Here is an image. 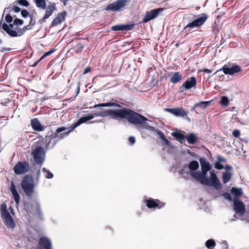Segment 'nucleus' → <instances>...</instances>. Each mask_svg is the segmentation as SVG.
<instances>
[{
  "label": "nucleus",
  "mask_w": 249,
  "mask_h": 249,
  "mask_svg": "<svg viewBox=\"0 0 249 249\" xmlns=\"http://www.w3.org/2000/svg\"><path fill=\"white\" fill-rule=\"evenodd\" d=\"M99 116L101 117L109 116L111 118L115 120L126 118L129 123L135 125H142V127L144 128H147L148 126L146 123V121H148L146 118L130 109L125 107L117 109H109L105 111L100 112L99 114L93 113L81 118L74 124L73 127L68 131H66L67 128L64 127L57 128L54 133L52 134L50 136L46 137V148H48L50 146L52 141L53 142L51 146V147H53L57 141V140H55L57 138L58 140H59L65 138L68 136L69 133L74 128L81 124L86 123L88 121Z\"/></svg>",
  "instance_id": "nucleus-1"
},
{
  "label": "nucleus",
  "mask_w": 249,
  "mask_h": 249,
  "mask_svg": "<svg viewBox=\"0 0 249 249\" xmlns=\"http://www.w3.org/2000/svg\"><path fill=\"white\" fill-rule=\"evenodd\" d=\"M199 160L201 172L198 171V173H196V174L194 175H197V181L204 185L213 187L217 190L221 189L222 185L214 171L210 172V178L207 177L208 172L211 169L210 162L203 158H200Z\"/></svg>",
  "instance_id": "nucleus-2"
},
{
  "label": "nucleus",
  "mask_w": 249,
  "mask_h": 249,
  "mask_svg": "<svg viewBox=\"0 0 249 249\" xmlns=\"http://www.w3.org/2000/svg\"><path fill=\"white\" fill-rule=\"evenodd\" d=\"M0 212L1 217L6 227L9 229H14L16 226V223L10 213L7 211V206L5 204L1 205Z\"/></svg>",
  "instance_id": "nucleus-3"
},
{
  "label": "nucleus",
  "mask_w": 249,
  "mask_h": 249,
  "mask_svg": "<svg viewBox=\"0 0 249 249\" xmlns=\"http://www.w3.org/2000/svg\"><path fill=\"white\" fill-rule=\"evenodd\" d=\"M21 186L27 196H32L34 193L35 188L33 178L29 176H25L21 181Z\"/></svg>",
  "instance_id": "nucleus-4"
},
{
  "label": "nucleus",
  "mask_w": 249,
  "mask_h": 249,
  "mask_svg": "<svg viewBox=\"0 0 249 249\" xmlns=\"http://www.w3.org/2000/svg\"><path fill=\"white\" fill-rule=\"evenodd\" d=\"M199 167V163L196 160L192 161L189 164H185L183 168L179 171V174L183 175L185 173H189L192 177L197 180V175H194L196 173H198V171L196 170Z\"/></svg>",
  "instance_id": "nucleus-5"
},
{
  "label": "nucleus",
  "mask_w": 249,
  "mask_h": 249,
  "mask_svg": "<svg viewBox=\"0 0 249 249\" xmlns=\"http://www.w3.org/2000/svg\"><path fill=\"white\" fill-rule=\"evenodd\" d=\"M32 154L37 163L41 164L43 162L45 159V152L42 147H38L35 148Z\"/></svg>",
  "instance_id": "nucleus-6"
},
{
  "label": "nucleus",
  "mask_w": 249,
  "mask_h": 249,
  "mask_svg": "<svg viewBox=\"0 0 249 249\" xmlns=\"http://www.w3.org/2000/svg\"><path fill=\"white\" fill-rule=\"evenodd\" d=\"M127 2V0H118L108 5L106 9L112 11H119L125 6Z\"/></svg>",
  "instance_id": "nucleus-7"
},
{
  "label": "nucleus",
  "mask_w": 249,
  "mask_h": 249,
  "mask_svg": "<svg viewBox=\"0 0 249 249\" xmlns=\"http://www.w3.org/2000/svg\"><path fill=\"white\" fill-rule=\"evenodd\" d=\"M29 169V164L27 162H18L14 168L15 173L17 175L23 174Z\"/></svg>",
  "instance_id": "nucleus-8"
},
{
  "label": "nucleus",
  "mask_w": 249,
  "mask_h": 249,
  "mask_svg": "<svg viewBox=\"0 0 249 249\" xmlns=\"http://www.w3.org/2000/svg\"><path fill=\"white\" fill-rule=\"evenodd\" d=\"M233 209L237 214L240 215L244 214L245 212V206L243 203L238 198H234L233 200Z\"/></svg>",
  "instance_id": "nucleus-9"
},
{
  "label": "nucleus",
  "mask_w": 249,
  "mask_h": 249,
  "mask_svg": "<svg viewBox=\"0 0 249 249\" xmlns=\"http://www.w3.org/2000/svg\"><path fill=\"white\" fill-rule=\"evenodd\" d=\"M207 19V17L205 16L200 17L194 20L193 22L189 23L185 28L187 31H190V28H193L196 27H198L202 25Z\"/></svg>",
  "instance_id": "nucleus-10"
},
{
  "label": "nucleus",
  "mask_w": 249,
  "mask_h": 249,
  "mask_svg": "<svg viewBox=\"0 0 249 249\" xmlns=\"http://www.w3.org/2000/svg\"><path fill=\"white\" fill-rule=\"evenodd\" d=\"M196 80L195 77L188 78L179 88L180 92H182L184 89H189L196 86Z\"/></svg>",
  "instance_id": "nucleus-11"
},
{
  "label": "nucleus",
  "mask_w": 249,
  "mask_h": 249,
  "mask_svg": "<svg viewBox=\"0 0 249 249\" xmlns=\"http://www.w3.org/2000/svg\"><path fill=\"white\" fill-rule=\"evenodd\" d=\"M221 71H223L225 74L232 75L235 73L239 72L241 71V68L237 65H235L231 68H229L227 66L224 65L221 69L217 70L215 73Z\"/></svg>",
  "instance_id": "nucleus-12"
},
{
  "label": "nucleus",
  "mask_w": 249,
  "mask_h": 249,
  "mask_svg": "<svg viewBox=\"0 0 249 249\" xmlns=\"http://www.w3.org/2000/svg\"><path fill=\"white\" fill-rule=\"evenodd\" d=\"M162 9L161 8H159V9H155L152 10H150V11L147 12L146 13L145 16H144L143 21L144 23H146L150 21V20H152L154 18H155L156 17L158 16L159 13L160 12L162 11Z\"/></svg>",
  "instance_id": "nucleus-13"
},
{
  "label": "nucleus",
  "mask_w": 249,
  "mask_h": 249,
  "mask_svg": "<svg viewBox=\"0 0 249 249\" xmlns=\"http://www.w3.org/2000/svg\"><path fill=\"white\" fill-rule=\"evenodd\" d=\"M36 249H52L51 241L46 237H41L39 241L38 247Z\"/></svg>",
  "instance_id": "nucleus-14"
},
{
  "label": "nucleus",
  "mask_w": 249,
  "mask_h": 249,
  "mask_svg": "<svg viewBox=\"0 0 249 249\" xmlns=\"http://www.w3.org/2000/svg\"><path fill=\"white\" fill-rule=\"evenodd\" d=\"M166 110L177 117H184L187 115L186 111L182 108H166Z\"/></svg>",
  "instance_id": "nucleus-15"
},
{
  "label": "nucleus",
  "mask_w": 249,
  "mask_h": 249,
  "mask_svg": "<svg viewBox=\"0 0 249 249\" xmlns=\"http://www.w3.org/2000/svg\"><path fill=\"white\" fill-rule=\"evenodd\" d=\"M46 12L41 20L45 21L46 19L48 18L53 13V12L56 10V7L54 3H50L45 8Z\"/></svg>",
  "instance_id": "nucleus-16"
},
{
  "label": "nucleus",
  "mask_w": 249,
  "mask_h": 249,
  "mask_svg": "<svg viewBox=\"0 0 249 249\" xmlns=\"http://www.w3.org/2000/svg\"><path fill=\"white\" fill-rule=\"evenodd\" d=\"M168 76H171L170 81L173 84H177L182 79V75L178 71L169 72Z\"/></svg>",
  "instance_id": "nucleus-17"
},
{
  "label": "nucleus",
  "mask_w": 249,
  "mask_h": 249,
  "mask_svg": "<svg viewBox=\"0 0 249 249\" xmlns=\"http://www.w3.org/2000/svg\"><path fill=\"white\" fill-rule=\"evenodd\" d=\"M10 191L12 193L13 198L16 202L17 206H18L20 197L16 189V186L13 182H11L10 185Z\"/></svg>",
  "instance_id": "nucleus-18"
},
{
  "label": "nucleus",
  "mask_w": 249,
  "mask_h": 249,
  "mask_svg": "<svg viewBox=\"0 0 249 249\" xmlns=\"http://www.w3.org/2000/svg\"><path fill=\"white\" fill-rule=\"evenodd\" d=\"M134 24H120L113 26L111 29L114 31H129L131 30L133 27Z\"/></svg>",
  "instance_id": "nucleus-19"
},
{
  "label": "nucleus",
  "mask_w": 249,
  "mask_h": 249,
  "mask_svg": "<svg viewBox=\"0 0 249 249\" xmlns=\"http://www.w3.org/2000/svg\"><path fill=\"white\" fill-rule=\"evenodd\" d=\"M33 129L36 131H41L45 129L46 126L42 125L37 119H33L31 122Z\"/></svg>",
  "instance_id": "nucleus-20"
},
{
  "label": "nucleus",
  "mask_w": 249,
  "mask_h": 249,
  "mask_svg": "<svg viewBox=\"0 0 249 249\" xmlns=\"http://www.w3.org/2000/svg\"><path fill=\"white\" fill-rule=\"evenodd\" d=\"M66 15L65 12L59 14L57 17L52 21V25L54 26L60 24L65 19Z\"/></svg>",
  "instance_id": "nucleus-21"
},
{
  "label": "nucleus",
  "mask_w": 249,
  "mask_h": 249,
  "mask_svg": "<svg viewBox=\"0 0 249 249\" xmlns=\"http://www.w3.org/2000/svg\"><path fill=\"white\" fill-rule=\"evenodd\" d=\"M2 29L4 30L9 35L12 37H15L18 36L17 33L14 30L10 29L9 26L6 24L3 23L2 25Z\"/></svg>",
  "instance_id": "nucleus-22"
},
{
  "label": "nucleus",
  "mask_w": 249,
  "mask_h": 249,
  "mask_svg": "<svg viewBox=\"0 0 249 249\" xmlns=\"http://www.w3.org/2000/svg\"><path fill=\"white\" fill-rule=\"evenodd\" d=\"M185 139L189 143L193 144L197 141V137L194 133H190L185 136Z\"/></svg>",
  "instance_id": "nucleus-23"
},
{
  "label": "nucleus",
  "mask_w": 249,
  "mask_h": 249,
  "mask_svg": "<svg viewBox=\"0 0 249 249\" xmlns=\"http://www.w3.org/2000/svg\"><path fill=\"white\" fill-rule=\"evenodd\" d=\"M160 201L159 200L148 199L146 201V205L149 208H156L159 207Z\"/></svg>",
  "instance_id": "nucleus-24"
},
{
  "label": "nucleus",
  "mask_w": 249,
  "mask_h": 249,
  "mask_svg": "<svg viewBox=\"0 0 249 249\" xmlns=\"http://www.w3.org/2000/svg\"><path fill=\"white\" fill-rule=\"evenodd\" d=\"M120 107L119 104L114 102H108L107 103L99 104L94 106V108H97L98 107Z\"/></svg>",
  "instance_id": "nucleus-25"
},
{
  "label": "nucleus",
  "mask_w": 249,
  "mask_h": 249,
  "mask_svg": "<svg viewBox=\"0 0 249 249\" xmlns=\"http://www.w3.org/2000/svg\"><path fill=\"white\" fill-rule=\"evenodd\" d=\"M232 174L229 171H226L223 173L222 179L223 182L226 184L230 181L231 179Z\"/></svg>",
  "instance_id": "nucleus-26"
},
{
  "label": "nucleus",
  "mask_w": 249,
  "mask_h": 249,
  "mask_svg": "<svg viewBox=\"0 0 249 249\" xmlns=\"http://www.w3.org/2000/svg\"><path fill=\"white\" fill-rule=\"evenodd\" d=\"M231 192L235 196L234 198H237L238 196H240L243 194L241 188L233 187L231 188Z\"/></svg>",
  "instance_id": "nucleus-27"
},
{
  "label": "nucleus",
  "mask_w": 249,
  "mask_h": 249,
  "mask_svg": "<svg viewBox=\"0 0 249 249\" xmlns=\"http://www.w3.org/2000/svg\"><path fill=\"white\" fill-rule=\"evenodd\" d=\"M36 7L38 8L45 9L46 8V2L45 0H34Z\"/></svg>",
  "instance_id": "nucleus-28"
},
{
  "label": "nucleus",
  "mask_w": 249,
  "mask_h": 249,
  "mask_svg": "<svg viewBox=\"0 0 249 249\" xmlns=\"http://www.w3.org/2000/svg\"><path fill=\"white\" fill-rule=\"evenodd\" d=\"M42 171L44 173V176L46 178L50 179L53 178V174L52 172H51L49 170H47L46 168H43L42 169Z\"/></svg>",
  "instance_id": "nucleus-29"
},
{
  "label": "nucleus",
  "mask_w": 249,
  "mask_h": 249,
  "mask_svg": "<svg viewBox=\"0 0 249 249\" xmlns=\"http://www.w3.org/2000/svg\"><path fill=\"white\" fill-rule=\"evenodd\" d=\"M211 103L210 101L201 102L195 105L196 107H200L201 108H205Z\"/></svg>",
  "instance_id": "nucleus-30"
},
{
  "label": "nucleus",
  "mask_w": 249,
  "mask_h": 249,
  "mask_svg": "<svg viewBox=\"0 0 249 249\" xmlns=\"http://www.w3.org/2000/svg\"><path fill=\"white\" fill-rule=\"evenodd\" d=\"M205 245L207 248L211 249L215 247V243L213 240L209 239L206 241Z\"/></svg>",
  "instance_id": "nucleus-31"
},
{
  "label": "nucleus",
  "mask_w": 249,
  "mask_h": 249,
  "mask_svg": "<svg viewBox=\"0 0 249 249\" xmlns=\"http://www.w3.org/2000/svg\"><path fill=\"white\" fill-rule=\"evenodd\" d=\"M172 135L178 140L185 139V136L179 132H173Z\"/></svg>",
  "instance_id": "nucleus-32"
},
{
  "label": "nucleus",
  "mask_w": 249,
  "mask_h": 249,
  "mask_svg": "<svg viewBox=\"0 0 249 249\" xmlns=\"http://www.w3.org/2000/svg\"><path fill=\"white\" fill-rule=\"evenodd\" d=\"M229 101L227 97L226 96H222L221 97L220 103L223 106H227L229 104Z\"/></svg>",
  "instance_id": "nucleus-33"
},
{
  "label": "nucleus",
  "mask_w": 249,
  "mask_h": 249,
  "mask_svg": "<svg viewBox=\"0 0 249 249\" xmlns=\"http://www.w3.org/2000/svg\"><path fill=\"white\" fill-rule=\"evenodd\" d=\"M214 167L218 170H221L222 169H224V166L222 165L221 163L217 161L215 162L214 163Z\"/></svg>",
  "instance_id": "nucleus-34"
},
{
  "label": "nucleus",
  "mask_w": 249,
  "mask_h": 249,
  "mask_svg": "<svg viewBox=\"0 0 249 249\" xmlns=\"http://www.w3.org/2000/svg\"><path fill=\"white\" fill-rule=\"evenodd\" d=\"M18 2L19 4L24 6H28L29 5V2L26 0H18Z\"/></svg>",
  "instance_id": "nucleus-35"
},
{
  "label": "nucleus",
  "mask_w": 249,
  "mask_h": 249,
  "mask_svg": "<svg viewBox=\"0 0 249 249\" xmlns=\"http://www.w3.org/2000/svg\"><path fill=\"white\" fill-rule=\"evenodd\" d=\"M36 206L37 213L39 215V216L40 217V218H41L42 213H41V209L40 208V205L38 202H37L36 203Z\"/></svg>",
  "instance_id": "nucleus-36"
},
{
  "label": "nucleus",
  "mask_w": 249,
  "mask_h": 249,
  "mask_svg": "<svg viewBox=\"0 0 249 249\" xmlns=\"http://www.w3.org/2000/svg\"><path fill=\"white\" fill-rule=\"evenodd\" d=\"M14 23L17 25H22L23 23V21L20 19L16 18L14 20Z\"/></svg>",
  "instance_id": "nucleus-37"
},
{
  "label": "nucleus",
  "mask_w": 249,
  "mask_h": 249,
  "mask_svg": "<svg viewBox=\"0 0 249 249\" xmlns=\"http://www.w3.org/2000/svg\"><path fill=\"white\" fill-rule=\"evenodd\" d=\"M217 161L221 162H225L226 161V159L221 157V156H218L217 157Z\"/></svg>",
  "instance_id": "nucleus-38"
},
{
  "label": "nucleus",
  "mask_w": 249,
  "mask_h": 249,
  "mask_svg": "<svg viewBox=\"0 0 249 249\" xmlns=\"http://www.w3.org/2000/svg\"><path fill=\"white\" fill-rule=\"evenodd\" d=\"M5 20L8 23H11L13 21V18L10 15H7L5 17Z\"/></svg>",
  "instance_id": "nucleus-39"
},
{
  "label": "nucleus",
  "mask_w": 249,
  "mask_h": 249,
  "mask_svg": "<svg viewBox=\"0 0 249 249\" xmlns=\"http://www.w3.org/2000/svg\"><path fill=\"white\" fill-rule=\"evenodd\" d=\"M232 135L234 137L237 138L240 135V132L238 130H234L232 132Z\"/></svg>",
  "instance_id": "nucleus-40"
},
{
  "label": "nucleus",
  "mask_w": 249,
  "mask_h": 249,
  "mask_svg": "<svg viewBox=\"0 0 249 249\" xmlns=\"http://www.w3.org/2000/svg\"><path fill=\"white\" fill-rule=\"evenodd\" d=\"M21 14L23 18H26L28 16L29 13L26 10L24 9L21 11Z\"/></svg>",
  "instance_id": "nucleus-41"
},
{
  "label": "nucleus",
  "mask_w": 249,
  "mask_h": 249,
  "mask_svg": "<svg viewBox=\"0 0 249 249\" xmlns=\"http://www.w3.org/2000/svg\"><path fill=\"white\" fill-rule=\"evenodd\" d=\"M223 196H224V198L226 199L229 200V201L231 200V195L229 193H225L223 195Z\"/></svg>",
  "instance_id": "nucleus-42"
},
{
  "label": "nucleus",
  "mask_w": 249,
  "mask_h": 249,
  "mask_svg": "<svg viewBox=\"0 0 249 249\" xmlns=\"http://www.w3.org/2000/svg\"><path fill=\"white\" fill-rule=\"evenodd\" d=\"M129 142L131 144H133L135 142V139L134 137L129 138Z\"/></svg>",
  "instance_id": "nucleus-43"
},
{
  "label": "nucleus",
  "mask_w": 249,
  "mask_h": 249,
  "mask_svg": "<svg viewBox=\"0 0 249 249\" xmlns=\"http://www.w3.org/2000/svg\"><path fill=\"white\" fill-rule=\"evenodd\" d=\"M55 51L54 50H50L46 53H45L44 54V57H46L47 56H49L50 55V54H51L52 53H53Z\"/></svg>",
  "instance_id": "nucleus-44"
},
{
  "label": "nucleus",
  "mask_w": 249,
  "mask_h": 249,
  "mask_svg": "<svg viewBox=\"0 0 249 249\" xmlns=\"http://www.w3.org/2000/svg\"><path fill=\"white\" fill-rule=\"evenodd\" d=\"M13 10L16 13H18L20 11V8L17 6H15L13 8Z\"/></svg>",
  "instance_id": "nucleus-45"
},
{
  "label": "nucleus",
  "mask_w": 249,
  "mask_h": 249,
  "mask_svg": "<svg viewBox=\"0 0 249 249\" xmlns=\"http://www.w3.org/2000/svg\"><path fill=\"white\" fill-rule=\"evenodd\" d=\"M202 71H203V72H205V73H210L212 72V71L210 69H204L202 70Z\"/></svg>",
  "instance_id": "nucleus-46"
},
{
  "label": "nucleus",
  "mask_w": 249,
  "mask_h": 249,
  "mask_svg": "<svg viewBox=\"0 0 249 249\" xmlns=\"http://www.w3.org/2000/svg\"><path fill=\"white\" fill-rule=\"evenodd\" d=\"M91 70V68L89 67H87L86 68V69L84 71V74H86L88 72H89Z\"/></svg>",
  "instance_id": "nucleus-47"
},
{
  "label": "nucleus",
  "mask_w": 249,
  "mask_h": 249,
  "mask_svg": "<svg viewBox=\"0 0 249 249\" xmlns=\"http://www.w3.org/2000/svg\"><path fill=\"white\" fill-rule=\"evenodd\" d=\"M161 138L167 144L169 143V141L166 139L163 134H162Z\"/></svg>",
  "instance_id": "nucleus-48"
},
{
  "label": "nucleus",
  "mask_w": 249,
  "mask_h": 249,
  "mask_svg": "<svg viewBox=\"0 0 249 249\" xmlns=\"http://www.w3.org/2000/svg\"><path fill=\"white\" fill-rule=\"evenodd\" d=\"M224 168L226 170H231V166L229 165H227L226 166H224Z\"/></svg>",
  "instance_id": "nucleus-49"
},
{
  "label": "nucleus",
  "mask_w": 249,
  "mask_h": 249,
  "mask_svg": "<svg viewBox=\"0 0 249 249\" xmlns=\"http://www.w3.org/2000/svg\"><path fill=\"white\" fill-rule=\"evenodd\" d=\"M39 62V61H38V60L36 62H35V63L32 65V66H33V67H36V66L37 65V63H38Z\"/></svg>",
  "instance_id": "nucleus-50"
},
{
  "label": "nucleus",
  "mask_w": 249,
  "mask_h": 249,
  "mask_svg": "<svg viewBox=\"0 0 249 249\" xmlns=\"http://www.w3.org/2000/svg\"><path fill=\"white\" fill-rule=\"evenodd\" d=\"M83 46H81L80 49L78 50V51H77V52H81L82 49H83Z\"/></svg>",
  "instance_id": "nucleus-51"
},
{
  "label": "nucleus",
  "mask_w": 249,
  "mask_h": 249,
  "mask_svg": "<svg viewBox=\"0 0 249 249\" xmlns=\"http://www.w3.org/2000/svg\"><path fill=\"white\" fill-rule=\"evenodd\" d=\"M79 91H80V88H79V84L78 88H77V94H78L79 93Z\"/></svg>",
  "instance_id": "nucleus-52"
},
{
  "label": "nucleus",
  "mask_w": 249,
  "mask_h": 249,
  "mask_svg": "<svg viewBox=\"0 0 249 249\" xmlns=\"http://www.w3.org/2000/svg\"><path fill=\"white\" fill-rule=\"evenodd\" d=\"M45 57H44V54L40 57V58L38 60V61H40L42 59L44 58Z\"/></svg>",
  "instance_id": "nucleus-53"
},
{
  "label": "nucleus",
  "mask_w": 249,
  "mask_h": 249,
  "mask_svg": "<svg viewBox=\"0 0 249 249\" xmlns=\"http://www.w3.org/2000/svg\"><path fill=\"white\" fill-rule=\"evenodd\" d=\"M11 50L10 49H6V48H4V49H3L2 51H9V50Z\"/></svg>",
  "instance_id": "nucleus-54"
},
{
  "label": "nucleus",
  "mask_w": 249,
  "mask_h": 249,
  "mask_svg": "<svg viewBox=\"0 0 249 249\" xmlns=\"http://www.w3.org/2000/svg\"><path fill=\"white\" fill-rule=\"evenodd\" d=\"M9 28L11 27V28H13V25L12 24H10L9 26Z\"/></svg>",
  "instance_id": "nucleus-55"
},
{
  "label": "nucleus",
  "mask_w": 249,
  "mask_h": 249,
  "mask_svg": "<svg viewBox=\"0 0 249 249\" xmlns=\"http://www.w3.org/2000/svg\"><path fill=\"white\" fill-rule=\"evenodd\" d=\"M40 173V171L39 170L37 172V175L39 176Z\"/></svg>",
  "instance_id": "nucleus-56"
},
{
  "label": "nucleus",
  "mask_w": 249,
  "mask_h": 249,
  "mask_svg": "<svg viewBox=\"0 0 249 249\" xmlns=\"http://www.w3.org/2000/svg\"><path fill=\"white\" fill-rule=\"evenodd\" d=\"M224 243L226 245H227V243L225 241H224Z\"/></svg>",
  "instance_id": "nucleus-57"
},
{
  "label": "nucleus",
  "mask_w": 249,
  "mask_h": 249,
  "mask_svg": "<svg viewBox=\"0 0 249 249\" xmlns=\"http://www.w3.org/2000/svg\"><path fill=\"white\" fill-rule=\"evenodd\" d=\"M1 23H2V21H1L0 22V26H1Z\"/></svg>",
  "instance_id": "nucleus-58"
},
{
  "label": "nucleus",
  "mask_w": 249,
  "mask_h": 249,
  "mask_svg": "<svg viewBox=\"0 0 249 249\" xmlns=\"http://www.w3.org/2000/svg\"><path fill=\"white\" fill-rule=\"evenodd\" d=\"M1 42H2V41H1V40L0 39V43H1Z\"/></svg>",
  "instance_id": "nucleus-59"
}]
</instances>
